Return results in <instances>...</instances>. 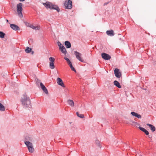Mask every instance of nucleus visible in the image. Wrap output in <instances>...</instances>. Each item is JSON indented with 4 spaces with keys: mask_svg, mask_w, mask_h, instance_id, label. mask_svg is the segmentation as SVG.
Listing matches in <instances>:
<instances>
[{
    "mask_svg": "<svg viewBox=\"0 0 156 156\" xmlns=\"http://www.w3.org/2000/svg\"><path fill=\"white\" fill-rule=\"evenodd\" d=\"M20 101L24 106L30 108L31 107L30 100L28 97L27 96L26 94L23 95L21 97Z\"/></svg>",
    "mask_w": 156,
    "mask_h": 156,
    "instance_id": "nucleus-1",
    "label": "nucleus"
},
{
    "mask_svg": "<svg viewBox=\"0 0 156 156\" xmlns=\"http://www.w3.org/2000/svg\"><path fill=\"white\" fill-rule=\"evenodd\" d=\"M43 4L47 9H55L58 12L60 11V9L59 7L56 5L53 4L51 2H47L45 3H43Z\"/></svg>",
    "mask_w": 156,
    "mask_h": 156,
    "instance_id": "nucleus-2",
    "label": "nucleus"
},
{
    "mask_svg": "<svg viewBox=\"0 0 156 156\" xmlns=\"http://www.w3.org/2000/svg\"><path fill=\"white\" fill-rule=\"evenodd\" d=\"M23 4L20 3L17 4L16 5L17 12L18 16L21 18L23 17V15L22 12V10Z\"/></svg>",
    "mask_w": 156,
    "mask_h": 156,
    "instance_id": "nucleus-3",
    "label": "nucleus"
},
{
    "mask_svg": "<svg viewBox=\"0 0 156 156\" xmlns=\"http://www.w3.org/2000/svg\"><path fill=\"white\" fill-rule=\"evenodd\" d=\"M64 5L66 9H70L72 7V2L71 0L66 1L64 2Z\"/></svg>",
    "mask_w": 156,
    "mask_h": 156,
    "instance_id": "nucleus-4",
    "label": "nucleus"
},
{
    "mask_svg": "<svg viewBox=\"0 0 156 156\" xmlns=\"http://www.w3.org/2000/svg\"><path fill=\"white\" fill-rule=\"evenodd\" d=\"M74 53L76 56V58L78 59L79 61L82 62H83L84 60L81 57V54L80 53L77 52V51H74Z\"/></svg>",
    "mask_w": 156,
    "mask_h": 156,
    "instance_id": "nucleus-5",
    "label": "nucleus"
},
{
    "mask_svg": "<svg viewBox=\"0 0 156 156\" xmlns=\"http://www.w3.org/2000/svg\"><path fill=\"white\" fill-rule=\"evenodd\" d=\"M114 71L115 76L116 77L118 78H119L121 77V72L119 71V70L118 69H115Z\"/></svg>",
    "mask_w": 156,
    "mask_h": 156,
    "instance_id": "nucleus-6",
    "label": "nucleus"
},
{
    "mask_svg": "<svg viewBox=\"0 0 156 156\" xmlns=\"http://www.w3.org/2000/svg\"><path fill=\"white\" fill-rule=\"evenodd\" d=\"M101 56L105 60H108L111 58L110 55L105 53H101Z\"/></svg>",
    "mask_w": 156,
    "mask_h": 156,
    "instance_id": "nucleus-7",
    "label": "nucleus"
},
{
    "mask_svg": "<svg viewBox=\"0 0 156 156\" xmlns=\"http://www.w3.org/2000/svg\"><path fill=\"white\" fill-rule=\"evenodd\" d=\"M57 82L58 84L63 87H65V86L62 81V80L60 78L58 77L57 79Z\"/></svg>",
    "mask_w": 156,
    "mask_h": 156,
    "instance_id": "nucleus-8",
    "label": "nucleus"
},
{
    "mask_svg": "<svg viewBox=\"0 0 156 156\" xmlns=\"http://www.w3.org/2000/svg\"><path fill=\"white\" fill-rule=\"evenodd\" d=\"M10 27L14 30H20V27L17 25L14 24H10Z\"/></svg>",
    "mask_w": 156,
    "mask_h": 156,
    "instance_id": "nucleus-9",
    "label": "nucleus"
},
{
    "mask_svg": "<svg viewBox=\"0 0 156 156\" xmlns=\"http://www.w3.org/2000/svg\"><path fill=\"white\" fill-rule=\"evenodd\" d=\"M40 86H41V88L43 91L46 94H48V90L46 89V87L45 86L43 85V84L41 82L40 83Z\"/></svg>",
    "mask_w": 156,
    "mask_h": 156,
    "instance_id": "nucleus-10",
    "label": "nucleus"
},
{
    "mask_svg": "<svg viewBox=\"0 0 156 156\" xmlns=\"http://www.w3.org/2000/svg\"><path fill=\"white\" fill-rule=\"evenodd\" d=\"M131 114L133 116H135V117L137 118H140L141 117V116L140 115L138 114L137 113H136L134 112H131Z\"/></svg>",
    "mask_w": 156,
    "mask_h": 156,
    "instance_id": "nucleus-11",
    "label": "nucleus"
},
{
    "mask_svg": "<svg viewBox=\"0 0 156 156\" xmlns=\"http://www.w3.org/2000/svg\"><path fill=\"white\" fill-rule=\"evenodd\" d=\"M64 44L66 48H69L71 47V44L69 41H66L65 42Z\"/></svg>",
    "mask_w": 156,
    "mask_h": 156,
    "instance_id": "nucleus-12",
    "label": "nucleus"
},
{
    "mask_svg": "<svg viewBox=\"0 0 156 156\" xmlns=\"http://www.w3.org/2000/svg\"><path fill=\"white\" fill-rule=\"evenodd\" d=\"M147 125L149 126L152 132H154L155 130V127L153 125L149 123L147 124Z\"/></svg>",
    "mask_w": 156,
    "mask_h": 156,
    "instance_id": "nucleus-13",
    "label": "nucleus"
},
{
    "mask_svg": "<svg viewBox=\"0 0 156 156\" xmlns=\"http://www.w3.org/2000/svg\"><path fill=\"white\" fill-rule=\"evenodd\" d=\"M106 34L107 35H109L111 36H113L114 35V34L113 31L112 30H107L106 31Z\"/></svg>",
    "mask_w": 156,
    "mask_h": 156,
    "instance_id": "nucleus-14",
    "label": "nucleus"
},
{
    "mask_svg": "<svg viewBox=\"0 0 156 156\" xmlns=\"http://www.w3.org/2000/svg\"><path fill=\"white\" fill-rule=\"evenodd\" d=\"M114 84L115 86L119 88H120L121 87L119 83L117 80H115L114 81Z\"/></svg>",
    "mask_w": 156,
    "mask_h": 156,
    "instance_id": "nucleus-15",
    "label": "nucleus"
},
{
    "mask_svg": "<svg viewBox=\"0 0 156 156\" xmlns=\"http://www.w3.org/2000/svg\"><path fill=\"white\" fill-rule=\"evenodd\" d=\"M67 103L69 105L72 107H73L74 106V102L73 100H68L67 101Z\"/></svg>",
    "mask_w": 156,
    "mask_h": 156,
    "instance_id": "nucleus-16",
    "label": "nucleus"
},
{
    "mask_svg": "<svg viewBox=\"0 0 156 156\" xmlns=\"http://www.w3.org/2000/svg\"><path fill=\"white\" fill-rule=\"evenodd\" d=\"M28 148V149L29 151L31 153L33 152L34 151V148L33 147V145H30L27 147Z\"/></svg>",
    "mask_w": 156,
    "mask_h": 156,
    "instance_id": "nucleus-17",
    "label": "nucleus"
},
{
    "mask_svg": "<svg viewBox=\"0 0 156 156\" xmlns=\"http://www.w3.org/2000/svg\"><path fill=\"white\" fill-rule=\"evenodd\" d=\"M32 140V138L31 137L29 136H26L25 138V140L24 141H31Z\"/></svg>",
    "mask_w": 156,
    "mask_h": 156,
    "instance_id": "nucleus-18",
    "label": "nucleus"
},
{
    "mask_svg": "<svg viewBox=\"0 0 156 156\" xmlns=\"http://www.w3.org/2000/svg\"><path fill=\"white\" fill-rule=\"evenodd\" d=\"M32 50L31 48H30L29 47H27L25 50V51L26 53H29Z\"/></svg>",
    "mask_w": 156,
    "mask_h": 156,
    "instance_id": "nucleus-19",
    "label": "nucleus"
},
{
    "mask_svg": "<svg viewBox=\"0 0 156 156\" xmlns=\"http://www.w3.org/2000/svg\"><path fill=\"white\" fill-rule=\"evenodd\" d=\"M30 27L32 28L33 29L37 30H39L40 28V27H39L34 26L32 25H31V26H30Z\"/></svg>",
    "mask_w": 156,
    "mask_h": 156,
    "instance_id": "nucleus-20",
    "label": "nucleus"
},
{
    "mask_svg": "<svg viewBox=\"0 0 156 156\" xmlns=\"http://www.w3.org/2000/svg\"><path fill=\"white\" fill-rule=\"evenodd\" d=\"M5 108L4 106L1 103H0V111H3L5 110Z\"/></svg>",
    "mask_w": 156,
    "mask_h": 156,
    "instance_id": "nucleus-21",
    "label": "nucleus"
},
{
    "mask_svg": "<svg viewBox=\"0 0 156 156\" xmlns=\"http://www.w3.org/2000/svg\"><path fill=\"white\" fill-rule=\"evenodd\" d=\"M24 142L27 147L30 145H32V143L29 141H24Z\"/></svg>",
    "mask_w": 156,
    "mask_h": 156,
    "instance_id": "nucleus-22",
    "label": "nucleus"
},
{
    "mask_svg": "<svg viewBox=\"0 0 156 156\" xmlns=\"http://www.w3.org/2000/svg\"><path fill=\"white\" fill-rule=\"evenodd\" d=\"M50 68L51 69H54L55 68L54 63V62H50L49 63Z\"/></svg>",
    "mask_w": 156,
    "mask_h": 156,
    "instance_id": "nucleus-23",
    "label": "nucleus"
},
{
    "mask_svg": "<svg viewBox=\"0 0 156 156\" xmlns=\"http://www.w3.org/2000/svg\"><path fill=\"white\" fill-rule=\"evenodd\" d=\"M61 52L62 53H64V54H66V50L64 47L63 48L61 49Z\"/></svg>",
    "mask_w": 156,
    "mask_h": 156,
    "instance_id": "nucleus-24",
    "label": "nucleus"
},
{
    "mask_svg": "<svg viewBox=\"0 0 156 156\" xmlns=\"http://www.w3.org/2000/svg\"><path fill=\"white\" fill-rule=\"evenodd\" d=\"M58 44L59 48L60 49L62 48H63V47H64V46L62 44H61V43L59 41H58Z\"/></svg>",
    "mask_w": 156,
    "mask_h": 156,
    "instance_id": "nucleus-25",
    "label": "nucleus"
},
{
    "mask_svg": "<svg viewBox=\"0 0 156 156\" xmlns=\"http://www.w3.org/2000/svg\"><path fill=\"white\" fill-rule=\"evenodd\" d=\"M76 114L77 116L80 118H83L84 117V115L83 114H80L78 112H76Z\"/></svg>",
    "mask_w": 156,
    "mask_h": 156,
    "instance_id": "nucleus-26",
    "label": "nucleus"
},
{
    "mask_svg": "<svg viewBox=\"0 0 156 156\" xmlns=\"http://www.w3.org/2000/svg\"><path fill=\"white\" fill-rule=\"evenodd\" d=\"M5 34L2 31H0V37L3 38L4 37Z\"/></svg>",
    "mask_w": 156,
    "mask_h": 156,
    "instance_id": "nucleus-27",
    "label": "nucleus"
},
{
    "mask_svg": "<svg viewBox=\"0 0 156 156\" xmlns=\"http://www.w3.org/2000/svg\"><path fill=\"white\" fill-rule=\"evenodd\" d=\"M49 60L50 61V62H54L55 59L53 57H51L49 58Z\"/></svg>",
    "mask_w": 156,
    "mask_h": 156,
    "instance_id": "nucleus-28",
    "label": "nucleus"
},
{
    "mask_svg": "<svg viewBox=\"0 0 156 156\" xmlns=\"http://www.w3.org/2000/svg\"><path fill=\"white\" fill-rule=\"evenodd\" d=\"M95 143L97 144V146L99 147H100V141L98 140H96L95 141Z\"/></svg>",
    "mask_w": 156,
    "mask_h": 156,
    "instance_id": "nucleus-29",
    "label": "nucleus"
},
{
    "mask_svg": "<svg viewBox=\"0 0 156 156\" xmlns=\"http://www.w3.org/2000/svg\"><path fill=\"white\" fill-rule=\"evenodd\" d=\"M139 128L140 130L141 131H142L144 133V132H145L147 130L145 128L142 127L140 126L139 127Z\"/></svg>",
    "mask_w": 156,
    "mask_h": 156,
    "instance_id": "nucleus-30",
    "label": "nucleus"
},
{
    "mask_svg": "<svg viewBox=\"0 0 156 156\" xmlns=\"http://www.w3.org/2000/svg\"><path fill=\"white\" fill-rule=\"evenodd\" d=\"M139 128L140 130L141 131H142L144 133V132H145L147 130L145 128L142 127L140 126L139 127Z\"/></svg>",
    "mask_w": 156,
    "mask_h": 156,
    "instance_id": "nucleus-31",
    "label": "nucleus"
},
{
    "mask_svg": "<svg viewBox=\"0 0 156 156\" xmlns=\"http://www.w3.org/2000/svg\"><path fill=\"white\" fill-rule=\"evenodd\" d=\"M70 67L71 69L73 71L76 72V70L73 67V66L72 64L69 66Z\"/></svg>",
    "mask_w": 156,
    "mask_h": 156,
    "instance_id": "nucleus-32",
    "label": "nucleus"
},
{
    "mask_svg": "<svg viewBox=\"0 0 156 156\" xmlns=\"http://www.w3.org/2000/svg\"><path fill=\"white\" fill-rule=\"evenodd\" d=\"M24 23H25V24L26 25V26L27 27H30V26H31V25L30 24V23H29L27 22H25Z\"/></svg>",
    "mask_w": 156,
    "mask_h": 156,
    "instance_id": "nucleus-33",
    "label": "nucleus"
},
{
    "mask_svg": "<svg viewBox=\"0 0 156 156\" xmlns=\"http://www.w3.org/2000/svg\"><path fill=\"white\" fill-rule=\"evenodd\" d=\"M147 135H148L149 134V132L146 130L145 132L144 133Z\"/></svg>",
    "mask_w": 156,
    "mask_h": 156,
    "instance_id": "nucleus-34",
    "label": "nucleus"
},
{
    "mask_svg": "<svg viewBox=\"0 0 156 156\" xmlns=\"http://www.w3.org/2000/svg\"><path fill=\"white\" fill-rule=\"evenodd\" d=\"M69 66L70 65L72 64V62L70 61H69V62H67Z\"/></svg>",
    "mask_w": 156,
    "mask_h": 156,
    "instance_id": "nucleus-35",
    "label": "nucleus"
},
{
    "mask_svg": "<svg viewBox=\"0 0 156 156\" xmlns=\"http://www.w3.org/2000/svg\"><path fill=\"white\" fill-rule=\"evenodd\" d=\"M132 123L133 124L136 125L137 124V123L136 122L133 121L132 122Z\"/></svg>",
    "mask_w": 156,
    "mask_h": 156,
    "instance_id": "nucleus-36",
    "label": "nucleus"
},
{
    "mask_svg": "<svg viewBox=\"0 0 156 156\" xmlns=\"http://www.w3.org/2000/svg\"><path fill=\"white\" fill-rule=\"evenodd\" d=\"M109 2H106L104 4V5H107V4H108V3H109Z\"/></svg>",
    "mask_w": 156,
    "mask_h": 156,
    "instance_id": "nucleus-37",
    "label": "nucleus"
},
{
    "mask_svg": "<svg viewBox=\"0 0 156 156\" xmlns=\"http://www.w3.org/2000/svg\"><path fill=\"white\" fill-rule=\"evenodd\" d=\"M64 58L65 60L66 61L67 60V59H68V58L66 57H65Z\"/></svg>",
    "mask_w": 156,
    "mask_h": 156,
    "instance_id": "nucleus-38",
    "label": "nucleus"
},
{
    "mask_svg": "<svg viewBox=\"0 0 156 156\" xmlns=\"http://www.w3.org/2000/svg\"><path fill=\"white\" fill-rule=\"evenodd\" d=\"M70 61V60H69V58L67 59V60H66V61L67 62H69Z\"/></svg>",
    "mask_w": 156,
    "mask_h": 156,
    "instance_id": "nucleus-39",
    "label": "nucleus"
},
{
    "mask_svg": "<svg viewBox=\"0 0 156 156\" xmlns=\"http://www.w3.org/2000/svg\"><path fill=\"white\" fill-rule=\"evenodd\" d=\"M70 61V60H69V58L67 59V60H66V61L67 62H69Z\"/></svg>",
    "mask_w": 156,
    "mask_h": 156,
    "instance_id": "nucleus-40",
    "label": "nucleus"
},
{
    "mask_svg": "<svg viewBox=\"0 0 156 156\" xmlns=\"http://www.w3.org/2000/svg\"><path fill=\"white\" fill-rule=\"evenodd\" d=\"M19 1H20V2H23L25 0H18Z\"/></svg>",
    "mask_w": 156,
    "mask_h": 156,
    "instance_id": "nucleus-41",
    "label": "nucleus"
},
{
    "mask_svg": "<svg viewBox=\"0 0 156 156\" xmlns=\"http://www.w3.org/2000/svg\"><path fill=\"white\" fill-rule=\"evenodd\" d=\"M31 52H32V54H33L34 53V51H31Z\"/></svg>",
    "mask_w": 156,
    "mask_h": 156,
    "instance_id": "nucleus-42",
    "label": "nucleus"
},
{
    "mask_svg": "<svg viewBox=\"0 0 156 156\" xmlns=\"http://www.w3.org/2000/svg\"><path fill=\"white\" fill-rule=\"evenodd\" d=\"M6 21L7 22H9V20H8L6 19Z\"/></svg>",
    "mask_w": 156,
    "mask_h": 156,
    "instance_id": "nucleus-43",
    "label": "nucleus"
}]
</instances>
